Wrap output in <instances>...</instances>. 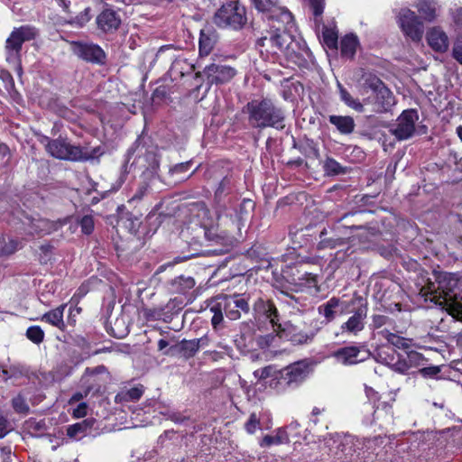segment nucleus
<instances>
[{
	"label": "nucleus",
	"mask_w": 462,
	"mask_h": 462,
	"mask_svg": "<svg viewBox=\"0 0 462 462\" xmlns=\"http://www.w3.org/2000/svg\"><path fill=\"white\" fill-rule=\"evenodd\" d=\"M89 290L88 283H82L75 292V294L72 297L73 300H79L81 298H83Z\"/></svg>",
	"instance_id": "774afa93"
},
{
	"label": "nucleus",
	"mask_w": 462,
	"mask_h": 462,
	"mask_svg": "<svg viewBox=\"0 0 462 462\" xmlns=\"http://www.w3.org/2000/svg\"><path fill=\"white\" fill-rule=\"evenodd\" d=\"M236 74V70L226 65L211 64L204 69V75L209 84H223L228 82Z\"/></svg>",
	"instance_id": "393cba45"
},
{
	"label": "nucleus",
	"mask_w": 462,
	"mask_h": 462,
	"mask_svg": "<svg viewBox=\"0 0 462 462\" xmlns=\"http://www.w3.org/2000/svg\"><path fill=\"white\" fill-rule=\"evenodd\" d=\"M230 180L228 178H224L218 187L216 189V197L222 196L227 189H229Z\"/></svg>",
	"instance_id": "69168bd1"
},
{
	"label": "nucleus",
	"mask_w": 462,
	"mask_h": 462,
	"mask_svg": "<svg viewBox=\"0 0 462 462\" xmlns=\"http://www.w3.org/2000/svg\"><path fill=\"white\" fill-rule=\"evenodd\" d=\"M416 8L423 20L427 22H433L437 18V3L435 0H420Z\"/></svg>",
	"instance_id": "72a5a7b5"
},
{
	"label": "nucleus",
	"mask_w": 462,
	"mask_h": 462,
	"mask_svg": "<svg viewBox=\"0 0 462 462\" xmlns=\"http://www.w3.org/2000/svg\"><path fill=\"white\" fill-rule=\"evenodd\" d=\"M70 50L73 54L80 58H104V51L97 45L88 42H71Z\"/></svg>",
	"instance_id": "cd10ccee"
},
{
	"label": "nucleus",
	"mask_w": 462,
	"mask_h": 462,
	"mask_svg": "<svg viewBox=\"0 0 462 462\" xmlns=\"http://www.w3.org/2000/svg\"><path fill=\"white\" fill-rule=\"evenodd\" d=\"M88 413V404L86 402H80L77 405V407L73 410L72 415L75 418H83Z\"/></svg>",
	"instance_id": "0e129e2a"
},
{
	"label": "nucleus",
	"mask_w": 462,
	"mask_h": 462,
	"mask_svg": "<svg viewBox=\"0 0 462 462\" xmlns=\"http://www.w3.org/2000/svg\"><path fill=\"white\" fill-rule=\"evenodd\" d=\"M245 430L254 434L260 428V420L255 413H252L245 424Z\"/></svg>",
	"instance_id": "bf43d9fd"
},
{
	"label": "nucleus",
	"mask_w": 462,
	"mask_h": 462,
	"mask_svg": "<svg viewBox=\"0 0 462 462\" xmlns=\"http://www.w3.org/2000/svg\"><path fill=\"white\" fill-rule=\"evenodd\" d=\"M143 149L139 151L138 157L134 160L133 164H135L139 170L143 171L141 175V181L134 193L129 199V203L141 201L150 190L151 183L157 176L159 169V162L155 151H145L143 153Z\"/></svg>",
	"instance_id": "423d86ee"
},
{
	"label": "nucleus",
	"mask_w": 462,
	"mask_h": 462,
	"mask_svg": "<svg viewBox=\"0 0 462 462\" xmlns=\"http://www.w3.org/2000/svg\"><path fill=\"white\" fill-rule=\"evenodd\" d=\"M254 376L259 383L266 387L282 393L288 387L284 380L282 369H277L273 365H268L254 372Z\"/></svg>",
	"instance_id": "4468645a"
},
{
	"label": "nucleus",
	"mask_w": 462,
	"mask_h": 462,
	"mask_svg": "<svg viewBox=\"0 0 462 462\" xmlns=\"http://www.w3.org/2000/svg\"><path fill=\"white\" fill-rule=\"evenodd\" d=\"M265 14L266 18L270 21L271 29L273 31L271 32L270 36H264L259 39L257 42V48L259 50V53L263 57H270V56H281L283 53V44L286 42L287 35L290 33L294 27L293 17L291 16V24L290 26H286L284 30H278L277 26L279 25L278 19L279 15H275V17L271 16V12H262Z\"/></svg>",
	"instance_id": "0eeeda50"
},
{
	"label": "nucleus",
	"mask_w": 462,
	"mask_h": 462,
	"mask_svg": "<svg viewBox=\"0 0 462 462\" xmlns=\"http://www.w3.org/2000/svg\"><path fill=\"white\" fill-rule=\"evenodd\" d=\"M86 430V424L84 422H78L68 427L67 435L70 439H79L85 435Z\"/></svg>",
	"instance_id": "de8ad7c7"
},
{
	"label": "nucleus",
	"mask_w": 462,
	"mask_h": 462,
	"mask_svg": "<svg viewBox=\"0 0 462 462\" xmlns=\"http://www.w3.org/2000/svg\"><path fill=\"white\" fill-rule=\"evenodd\" d=\"M207 338H196L192 340H182L180 344V349L185 356H193L200 347L206 346Z\"/></svg>",
	"instance_id": "58836bf2"
},
{
	"label": "nucleus",
	"mask_w": 462,
	"mask_h": 462,
	"mask_svg": "<svg viewBox=\"0 0 462 462\" xmlns=\"http://www.w3.org/2000/svg\"><path fill=\"white\" fill-rule=\"evenodd\" d=\"M283 430H285L286 435L288 437V441L293 440L294 442H299L300 439V424L294 420L288 424L286 427H282Z\"/></svg>",
	"instance_id": "49530a36"
},
{
	"label": "nucleus",
	"mask_w": 462,
	"mask_h": 462,
	"mask_svg": "<svg viewBox=\"0 0 462 462\" xmlns=\"http://www.w3.org/2000/svg\"><path fill=\"white\" fill-rule=\"evenodd\" d=\"M396 23L408 40L420 42L424 34V24L420 16L409 8H402L396 14Z\"/></svg>",
	"instance_id": "9d476101"
},
{
	"label": "nucleus",
	"mask_w": 462,
	"mask_h": 462,
	"mask_svg": "<svg viewBox=\"0 0 462 462\" xmlns=\"http://www.w3.org/2000/svg\"><path fill=\"white\" fill-rule=\"evenodd\" d=\"M12 405L14 410L18 413H26L29 411V406L21 395L13 398Z\"/></svg>",
	"instance_id": "13d9d810"
},
{
	"label": "nucleus",
	"mask_w": 462,
	"mask_h": 462,
	"mask_svg": "<svg viewBox=\"0 0 462 462\" xmlns=\"http://www.w3.org/2000/svg\"><path fill=\"white\" fill-rule=\"evenodd\" d=\"M309 2L313 8V13L316 16H319L323 13L324 0H309Z\"/></svg>",
	"instance_id": "338daca9"
},
{
	"label": "nucleus",
	"mask_w": 462,
	"mask_h": 462,
	"mask_svg": "<svg viewBox=\"0 0 462 462\" xmlns=\"http://www.w3.org/2000/svg\"><path fill=\"white\" fill-rule=\"evenodd\" d=\"M121 221L131 233L136 232L141 224V220L138 217L130 214H127L125 219L121 218Z\"/></svg>",
	"instance_id": "3c124183"
},
{
	"label": "nucleus",
	"mask_w": 462,
	"mask_h": 462,
	"mask_svg": "<svg viewBox=\"0 0 462 462\" xmlns=\"http://www.w3.org/2000/svg\"><path fill=\"white\" fill-rule=\"evenodd\" d=\"M324 168L328 174L337 175L345 172L343 167L332 158H328L326 160Z\"/></svg>",
	"instance_id": "8fccbe9b"
},
{
	"label": "nucleus",
	"mask_w": 462,
	"mask_h": 462,
	"mask_svg": "<svg viewBox=\"0 0 462 462\" xmlns=\"http://www.w3.org/2000/svg\"><path fill=\"white\" fill-rule=\"evenodd\" d=\"M20 221L22 225L20 228L28 236L49 234L53 229V225L44 218H33L23 214Z\"/></svg>",
	"instance_id": "b1692460"
},
{
	"label": "nucleus",
	"mask_w": 462,
	"mask_h": 462,
	"mask_svg": "<svg viewBox=\"0 0 462 462\" xmlns=\"http://www.w3.org/2000/svg\"><path fill=\"white\" fill-rule=\"evenodd\" d=\"M251 1L259 12H271L272 17H275L276 14H274L279 15L280 18L277 20L279 23L278 30H284L286 26L291 24V14L284 7L277 5L278 0H266L265 3L262 0Z\"/></svg>",
	"instance_id": "6ab92c4d"
},
{
	"label": "nucleus",
	"mask_w": 462,
	"mask_h": 462,
	"mask_svg": "<svg viewBox=\"0 0 462 462\" xmlns=\"http://www.w3.org/2000/svg\"><path fill=\"white\" fill-rule=\"evenodd\" d=\"M169 95L170 92L168 87L163 85L159 86L152 92V101L155 105H160L168 99Z\"/></svg>",
	"instance_id": "09e8293b"
},
{
	"label": "nucleus",
	"mask_w": 462,
	"mask_h": 462,
	"mask_svg": "<svg viewBox=\"0 0 462 462\" xmlns=\"http://www.w3.org/2000/svg\"><path fill=\"white\" fill-rule=\"evenodd\" d=\"M337 88L339 89V96L342 102L357 112L364 111L363 104L358 99L354 98L339 82H337Z\"/></svg>",
	"instance_id": "a19ab883"
},
{
	"label": "nucleus",
	"mask_w": 462,
	"mask_h": 462,
	"mask_svg": "<svg viewBox=\"0 0 462 462\" xmlns=\"http://www.w3.org/2000/svg\"><path fill=\"white\" fill-rule=\"evenodd\" d=\"M248 296L245 294H220L213 298L208 308L213 314L211 319L212 326L217 328L224 320L226 316L230 320H237L243 314L250 312Z\"/></svg>",
	"instance_id": "7ed1b4c3"
},
{
	"label": "nucleus",
	"mask_w": 462,
	"mask_h": 462,
	"mask_svg": "<svg viewBox=\"0 0 462 462\" xmlns=\"http://www.w3.org/2000/svg\"><path fill=\"white\" fill-rule=\"evenodd\" d=\"M349 308V301L332 297L319 306L318 312L325 319L326 323H329L333 321L337 315L350 313Z\"/></svg>",
	"instance_id": "aec40b11"
},
{
	"label": "nucleus",
	"mask_w": 462,
	"mask_h": 462,
	"mask_svg": "<svg viewBox=\"0 0 462 462\" xmlns=\"http://www.w3.org/2000/svg\"><path fill=\"white\" fill-rule=\"evenodd\" d=\"M453 58H462V32L457 33L453 46Z\"/></svg>",
	"instance_id": "680f3d73"
},
{
	"label": "nucleus",
	"mask_w": 462,
	"mask_h": 462,
	"mask_svg": "<svg viewBox=\"0 0 462 462\" xmlns=\"http://www.w3.org/2000/svg\"><path fill=\"white\" fill-rule=\"evenodd\" d=\"M105 369L106 368L103 365H98L94 368H89V367L86 368V370L80 379V383H81V386L83 389L74 393L72 394V396L70 397L69 403L73 404V403L78 402L80 400L86 398L93 389V383H90L89 377L104 372Z\"/></svg>",
	"instance_id": "a878e982"
},
{
	"label": "nucleus",
	"mask_w": 462,
	"mask_h": 462,
	"mask_svg": "<svg viewBox=\"0 0 462 462\" xmlns=\"http://www.w3.org/2000/svg\"><path fill=\"white\" fill-rule=\"evenodd\" d=\"M382 443L383 438L380 436L373 439H359L350 434L335 433L324 438L323 448L328 455L340 459L343 457L352 456L358 450L372 453Z\"/></svg>",
	"instance_id": "f03ea898"
},
{
	"label": "nucleus",
	"mask_w": 462,
	"mask_h": 462,
	"mask_svg": "<svg viewBox=\"0 0 462 462\" xmlns=\"http://www.w3.org/2000/svg\"><path fill=\"white\" fill-rule=\"evenodd\" d=\"M143 393V385L132 387L130 389L122 390L116 395V402H126L138 401Z\"/></svg>",
	"instance_id": "ea45409f"
},
{
	"label": "nucleus",
	"mask_w": 462,
	"mask_h": 462,
	"mask_svg": "<svg viewBox=\"0 0 462 462\" xmlns=\"http://www.w3.org/2000/svg\"><path fill=\"white\" fill-rule=\"evenodd\" d=\"M433 278L419 290L424 301L432 302L445 310L454 319L462 321V277L456 273H433Z\"/></svg>",
	"instance_id": "f257e3e1"
},
{
	"label": "nucleus",
	"mask_w": 462,
	"mask_h": 462,
	"mask_svg": "<svg viewBox=\"0 0 462 462\" xmlns=\"http://www.w3.org/2000/svg\"><path fill=\"white\" fill-rule=\"evenodd\" d=\"M374 420L381 427L390 425L393 422V407L386 402L378 405L374 411Z\"/></svg>",
	"instance_id": "f704fd0d"
},
{
	"label": "nucleus",
	"mask_w": 462,
	"mask_h": 462,
	"mask_svg": "<svg viewBox=\"0 0 462 462\" xmlns=\"http://www.w3.org/2000/svg\"><path fill=\"white\" fill-rule=\"evenodd\" d=\"M359 47V41L356 35L350 33L341 39L340 49L343 56L353 57Z\"/></svg>",
	"instance_id": "4c0bfd02"
},
{
	"label": "nucleus",
	"mask_w": 462,
	"mask_h": 462,
	"mask_svg": "<svg viewBox=\"0 0 462 462\" xmlns=\"http://www.w3.org/2000/svg\"><path fill=\"white\" fill-rule=\"evenodd\" d=\"M216 31L211 26H205L200 30V37L199 42L200 56H208L213 50L217 42Z\"/></svg>",
	"instance_id": "c756f323"
},
{
	"label": "nucleus",
	"mask_w": 462,
	"mask_h": 462,
	"mask_svg": "<svg viewBox=\"0 0 462 462\" xmlns=\"http://www.w3.org/2000/svg\"><path fill=\"white\" fill-rule=\"evenodd\" d=\"M35 35L36 31L33 27L21 26L19 28H15L6 40L5 48L8 54L11 56L17 54L22 44L26 41L33 39Z\"/></svg>",
	"instance_id": "412c9836"
},
{
	"label": "nucleus",
	"mask_w": 462,
	"mask_h": 462,
	"mask_svg": "<svg viewBox=\"0 0 462 462\" xmlns=\"http://www.w3.org/2000/svg\"><path fill=\"white\" fill-rule=\"evenodd\" d=\"M97 23L102 31L112 32L119 26L120 19L114 11L106 10L97 16Z\"/></svg>",
	"instance_id": "7c9ffc66"
},
{
	"label": "nucleus",
	"mask_w": 462,
	"mask_h": 462,
	"mask_svg": "<svg viewBox=\"0 0 462 462\" xmlns=\"http://www.w3.org/2000/svg\"><path fill=\"white\" fill-rule=\"evenodd\" d=\"M196 285L191 276L180 275L171 282V291L174 293L188 294Z\"/></svg>",
	"instance_id": "2f4dec72"
},
{
	"label": "nucleus",
	"mask_w": 462,
	"mask_h": 462,
	"mask_svg": "<svg viewBox=\"0 0 462 462\" xmlns=\"http://www.w3.org/2000/svg\"><path fill=\"white\" fill-rule=\"evenodd\" d=\"M254 208V203L251 199H244L239 206V212L236 213V218L229 217L226 214L223 215L219 212H216L213 216L209 209L204 204H197L195 209H197V217L200 219V226L203 227L205 235L209 236L215 227L220 226L228 228L230 226H234L237 229L243 225V221L248 215L250 210Z\"/></svg>",
	"instance_id": "20e7f679"
},
{
	"label": "nucleus",
	"mask_w": 462,
	"mask_h": 462,
	"mask_svg": "<svg viewBox=\"0 0 462 462\" xmlns=\"http://www.w3.org/2000/svg\"><path fill=\"white\" fill-rule=\"evenodd\" d=\"M370 355L369 350L364 346H348L335 351L333 356L338 364L353 365L365 361Z\"/></svg>",
	"instance_id": "f3484780"
},
{
	"label": "nucleus",
	"mask_w": 462,
	"mask_h": 462,
	"mask_svg": "<svg viewBox=\"0 0 462 462\" xmlns=\"http://www.w3.org/2000/svg\"><path fill=\"white\" fill-rule=\"evenodd\" d=\"M26 337L33 344L40 345L44 340V331L40 326H31L25 332Z\"/></svg>",
	"instance_id": "a18cd8bd"
},
{
	"label": "nucleus",
	"mask_w": 462,
	"mask_h": 462,
	"mask_svg": "<svg viewBox=\"0 0 462 462\" xmlns=\"http://www.w3.org/2000/svg\"><path fill=\"white\" fill-rule=\"evenodd\" d=\"M246 11L237 1L223 5L214 14L213 22L220 28L239 30L246 23Z\"/></svg>",
	"instance_id": "1a4fd4ad"
},
{
	"label": "nucleus",
	"mask_w": 462,
	"mask_h": 462,
	"mask_svg": "<svg viewBox=\"0 0 462 462\" xmlns=\"http://www.w3.org/2000/svg\"><path fill=\"white\" fill-rule=\"evenodd\" d=\"M89 13H90V9L89 8H85L84 11L82 13H80L78 16H76L74 18V20L71 21L70 23H75V24H77L79 26H83L91 18V15H90Z\"/></svg>",
	"instance_id": "052dcab7"
},
{
	"label": "nucleus",
	"mask_w": 462,
	"mask_h": 462,
	"mask_svg": "<svg viewBox=\"0 0 462 462\" xmlns=\"http://www.w3.org/2000/svg\"><path fill=\"white\" fill-rule=\"evenodd\" d=\"M21 247L22 243L17 239L5 237V236L0 237V254H14Z\"/></svg>",
	"instance_id": "37998d69"
},
{
	"label": "nucleus",
	"mask_w": 462,
	"mask_h": 462,
	"mask_svg": "<svg viewBox=\"0 0 462 462\" xmlns=\"http://www.w3.org/2000/svg\"><path fill=\"white\" fill-rule=\"evenodd\" d=\"M254 316L259 324L268 323L276 332L282 329L277 309L269 300L259 298L254 304Z\"/></svg>",
	"instance_id": "2eb2a0df"
},
{
	"label": "nucleus",
	"mask_w": 462,
	"mask_h": 462,
	"mask_svg": "<svg viewBox=\"0 0 462 462\" xmlns=\"http://www.w3.org/2000/svg\"><path fill=\"white\" fill-rule=\"evenodd\" d=\"M349 303L350 307L356 305V303H358V306L354 310L349 309L353 314L346 322L342 323L340 329L342 334L356 336L365 328L368 309L361 297L352 299Z\"/></svg>",
	"instance_id": "f8f14e48"
},
{
	"label": "nucleus",
	"mask_w": 462,
	"mask_h": 462,
	"mask_svg": "<svg viewBox=\"0 0 462 462\" xmlns=\"http://www.w3.org/2000/svg\"><path fill=\"white\" fill-rule=\"evenodd\" d=\"M245 112L248 114V122L254 128L283 129L285 126L284 112L270 99L252 100L246 105Z\"/></svg>",
	"instance_id": "39448f33"
},
{
	"label": "nucleus",
	"mask_w": 462,
	"mask_h": 462,
	"mask_svg": "<svg viewBox=\"0 0 462 462\" xmlns=\"http://www.w3.org/2000/svg\"><path fill=\"white\" fill-rule=\"evenodd\" d=\"M427 363L425 356L414 350H408L404 355L400 354L396 373L407 374L411 369L424 366Z\"/></svg>",
	"instance_id": "4be33fe9"
},
{
	"label": "nucleus",
	"mask_w": 462,
	"mask_h": 462,
	"mask_svg": "<svg viewBox=\"0 0 462 462\" xmlns=\"http://www.w3.org/2000/svg\"><path fill=\"white\" fill-rule=\"evenodd\" d=\"M65 308L66 305L63 304L54 310H51L44 313L42 316L41 320L45 321L56 328H62L64 327L63 313Z\"/></svg>",
	"instance_id": "c9c22d12"
},
{
	"label": "nucleus",
	"mask_w": 462,
	"mask_h": 462,
	"mask_svg": "<svg viewBox=\"0 0 462 462\" xmlns=\"http://www.w3.org/2000/svg\"><path fill=\"white\" fill-rule=\"evenodd\" d=\"M455 31L462 30V8H457L452 13Z\"/></svg>",
	"instance_id": "e2e57ef3"
},
{
	"label": "nucleus",
	"mask_w": 462,
	"mask_h": 462,
	"mask_svg": "<svg viewBox=\"0 0 462 462\" xmlns=\"http://www.w3.org/2000/svg\"><path fill=\"white\" fill-rule=\"evenodd\" d=\"M369 87L375 92L376 112H386L395 104L393 92L376 77L369 79Z\"/></svg>",
	"instance_id": "a211bd4d"
},
{
	"label": "nucleus",
	"mask_w": 462,
	"mask_h": 462,
	"mask_svg": "<svg viewBox=\"0 0 462 462\" xmlns=\"http://www.w3.org/2000/svg\"><path fill=\"white\" fill-rule=\"evenodd\" d=\"M392 319L385 315H374L372 319L371 327L374 329H379L383 326L392 325Z\"/></svg>",
	"instance_id": "864d4df0"
},
{
	"label": "nucleus",
	"mask_w": 462,
	"mask_h": 462,
	"mask_svg": "<svg viewBox=\"0 0 462 462\" xmlns=\"http://www.w3.org/2000/svg\"><path fill=\"white\" fill-rule=\"evenodd\" d=\"M50 155L60 160L84 162L94 159L97 152L80 146L72 145L64 139L48 140L45 145Z\"/></svg>",
	"instance_id": "6e6552de"
},
{
	"label": "nucleus",
	"mask_w": 462,
	"mask_h": 462,
	"mask_svg": "<svg viewBox=\"0 0 462 462\" xmlns=\"http://www.w3.org/2000/svg\"><path fill=\"white\" fill-rule=\"evenodd\" d=\"M157 56H166L168 58H180V50L175 48L173 45L162 46L157 53Z\"/></svg>",
	"instance_id": "603ef678"
},
{
	"label": "nucleus",
	"mask_w": 462,
	"mask_h": 462,
	"mask_svg": "<svg viewBox=\"0 0 462 462\" xmlns=\"http://www.w3.org/2000/svg\"><path fill=\"white\" fill-rule=\"evenodd\" d=\"M379 334H381L382 337L388 341V343L390 344L389 346H393V348L396 347L399 349L408 351L411 346L419 348L425 347L420 343H413L412 339L406 338L394 333H392L386 328L379 331Z\"/></svg>",
	"instance_id": "c85d7f7f"
},
{
	"label": "nucleus",
	"mask_w": 462,
	"mask_h": 462,
	"mask_svg": "<svg viewBox=\"0 0 462 462\" xmlns=\"http://www.w3.org/2000/svg\"><path fill=\"white\" fill-rule=\"evenodd\" d=\"M282 275L291 285V290L295 291H317L318 280L317 275L308 272L303 265L298 267H288L282 271Z\"/></svg>",
	"instance_id": "9b49d317"
},
{
	"label": "nucleus",
	"mask_w": 462,
	"mask_h": 462,
	"mask_svg": "<svg viewBox=\"0 0 462 462\" xmlns=\"http://www.w3.org/2000/svg\"><path fill=\"white\" fill-rule=\"evenodd\" d=\"M288 437L283 428H278L274 435H265L260 440L259 444L262 448H270L272 446H278L288 443Z\"/></svg>",
	"instance_id": "e433bc0d"
},
{
	"label": "nucleus",
	"mask_w": 462,
	"mask_h": 462,
	"mask_svg": "<svg viewBox=\"0 0 462 462\" xmlns=\"http://www.w3.org/2000/svg\"><path fill=\"white\" fill-rule=\"evenodd\" d=\"M327 235L326 229L320 232V241L318 245V247L319 249H326V248H336L337 246L341 245L344 244V240L342 238H334L329 237L326 238L325 236Z\"/></svg>",
	"instance_id": "c03bdc74"
},
{
	"label": "nucleus",
	"mask_w": 462,
	"mask_h": 462,
	"mask_svg": "<svg viewBox=\"0 0 462 462\" xmlns=\"http://www.w3.org/2000/svg\"><path fill=\"white\" fill-rule=\"evenodd\" d=\"M12 430V425L6 414L0 409V439L5 437Z\"/></svg>",
	"instance_id": "6e6d98bb"
},
{
	"label": "nucleus",
	"mask_w": 462,
	"mask_h": 462,
	"mask_svg": "<svg viewBox=\"0 0 462 462\" xmlns=\"http://www.w3.org/2000/svg\"><path fill=\"white\" fill-rule=\"evenodd\" d=\"M284 380L289 388L300 386L312 373V363L307 359L294 362L282 368Z\"/></svg>",
	"instance_id": "ddd939ff"
},
{
	"label": "nucleus",
	"mask_w": 462,
	"mask_h": 462,
	"mask_svg": "<svg viewBox=\"0 0 462 462\" xmlns=\"http://www.w3.org/2000/svg\"><path fill=\"white\" fill-rule=\"evenodd\" d=\"M439 373L440 367L438 365L421 366V368L419 369V374L424 378H438Z\"/></svg>",
	"instance_id": "4d7b16f0"
},
{
	"label": "nucleus",
	"mask_w": 462,
	"mask_h": 462,
	"mask_svg": "<svg viewBox=\"0 0 462 462\" xmlns=\"http://www.w3.org/2000/svg\"><path fill=\"white\" fill-rule=\"evenodd\" d=\"M374 358L376 362L390 367L396 372V365L399 363L400 354L388 345L380 346L374 353Z\"/></svg>",
	"instance_id": "bb28decb"
},
{
	"label": "nucleus",
	"mask_w": 462,
	"mask_h": 462,
	"mask_svg": "<svg viewBox=\"0 0 462 462\" xmlns=\"http://www.w3.org/2000/svg\"><path fill=\"white\" fill-rule=\"evenodd\" d=\"M79 226L81 227V231L86 234L89 235L94 230V219L91 216L86 215L81 217L79 220Z\"/></svg>",
	"instance_id": "5fc2aeb1"
},
{
	"label": "nucleus",
	"mask_w": 462,
	"mask_h": 462,
	"mask_svg": "<svg viewBox=\"0 0 462 462\" xmlns=\"http://www.w3.org/2000/svg\"><path fill=\"white\" fill-rule=\"evenodd\" d=\"M328 121L342 134H349L355 129V121L349 116H330Z\"/></svg>",
	"instance_id": "473e14b6"
},
{
	"label": "nucleus",
	"mask_w": 462,
	"mask_h": 462,
	"mask_svg": "<svg viewBox=\"0 0 462 462\" xmlns=\"http://www.w3.org/2000/svg\"><path fill=\"white\" fill-rule=\"evenodd\" d=\"M429 46L438 53H445L449 48V38L440 26H432L426 32Z\"/></svg>",
	"instance_id": "5701e85b"
},
{
	"label": "nucleus",
	"mask_w": 462,
	"mask_h": 462,
	"mask_svg": "<svg viewBox=\"0 0 462 462\" xmlns=\"http://www.w3.org/2000/svg\"><path fill=\"white\" fill-rule=\"evenodd\" d=\"M322 42L328 49H337V32L335 26H326L322 28Z\"/></svg>",
	"instance_id": "79ce46f5"
},
{
	"label": "nucleus",
	"mask_w": 462,
	"mask_h": 462,
	"mask_svg": "<svg viewBox=\"0 0 462 462\" xmlns=\"http://www.w3.org/2000/svg\"><path fill=\"white\" fill-rule=\"evenodd\" d=\"M419 119L416 110H404L397 118L395 125L391 129L392 134L399 141L407 140L415 132V122Z\"/></svg>",
	"instance_id": "dca6fc26"
}]
</instances>
